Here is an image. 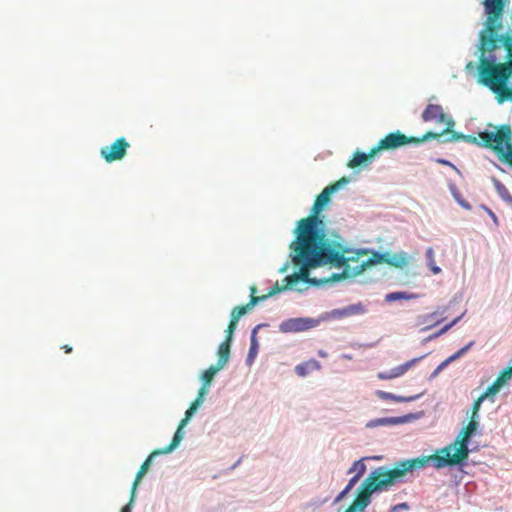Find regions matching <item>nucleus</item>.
Returning <instances> with one entry per match:
<instances>
[{"label": "nucleus", "mask_w": 512, "mask_h": 512, "mask_svg": "<svg viewBox=\"0 0 512 512\" xmlns=\"http://www.w3.org/2000/svg\"><path fill=\"white\" fill-rule=\"evenodd\" d=\"M295 255L293 262L299 265V271L285 278L286 284L282 291L293 287L299 281L311 284L335 282L347 275L351 248L341 238L319 239L311 235V231L298 234L290 245Z\"/></svg>", "instance_id": "1"}, {"label": "nucleus", "mask_w": 512, "mask_h": 512, "mask_svg": "<svg viewBox=\"0 0 512 512\" xmlns=\"http://www.w3.org/2000/svg\"><path fill=\"white\" fill-rule=\"evenodd\" d=\"M502 46L507 51L509 60L504 63L495 64L485 57L480 58L479 76L481 82L498 96V101H512V87L507 83L512 76V35L500 37Z\"/></svg>", "instance_id": "2"}, {"label": "nucleus", "mask_w": 512, "mask_h": 512, "mask_svg": "<svg viewBox=\"0 0 512 512\" xmlns=\"http://www.w3.org/2000/svg\"><path fill=\"white\" fill-rule=\"evenodd\" d=\"M479 426L478 420H470L460 431L455 441L444 448L437 450L433 455L411 459L417 469L424 468L430 462L437 469L455 466L468 458V443Z\"/></svg>", "instance_id": "3"}, {"label": "nucleus", "mask_w": 512, "mask_h": 512, "mask_svg": "<svg viewBox=\"0 0 512 512\" xmlns=\"http://www.w3.org/2000/svg\"><path fill=\"white\" fill-rule=\"evenodd\" d=\"M414 469L417 468L411 459L400 461L389 470H386L384 467L376 468L362 483L353 506L363 510L369 505L372 493L389 489Z\"/></svg>", "instance_id": "4"}, {"label": "nucleus", "mask_w": 512, "mask_h": 512, "mask_svg": "<svg viewBox=\"0 0 512 512\" xmlns=\"http://www.w3.org/2000/svg\"><path fill=\"white\" fill-rule=\"evenodd\" d=\"M349 181V178L342 177L338 181L325 187L316 197L311 209V214L298 222L296 233L303 235L304 231H311V235L315 238L328 239L325 231L320 227L323 221L319 218V214L330 202L331 195L338 191L343 185L349 183Z\"/></svg>", "instance_id": "5"}, {"label": "nucleus", "mask_w": 512, "mask_h": 512, "mask_svg": "<svg viewBox=\"0 0 512 512\" xmlns=\"http://www.w3.org/2000/svg\"><path fill=\"white\" fill-rule=\"evenodd\" d=\"M464 141L492 149L500 159L512 166V130L509 125H501L496 132H479L478 138L465 135Z\"/></svg>", "instance_id": "6"}, {"label": "nucleus", "mask_w": 512, "mask_h": 512, "mask_svg": "<svg viewBox=\"0 0 512 512\" xmlns=\"http://www.w3.org/2000/svg\"><path fill=\"white\" fill-rule=\"evenodd\" d=\"M439 137L440 134H436V132L432 131L426 132L422 137H409L400 131H396L389 133L382 138L375 148L377 152L382 150H393L408 144H420L431 139H438Z\"/></svg>", "instance_id": "7"}, {"label": "nucleus", "mask_w": 512, "mask_h": 512, "mask_svg": "<svg viewBox=\"0 0 512 512\" xmlns=\"http://www.w3.org/2000/svg\"><path fill=\"white\" fill-rule=\"evenodd\" d=\"M422 120L424 122L435 121L437 124H445L446 128L440 132V137L444 134H449L455 125L454 120L448 116L441 105L428 104L422 112Z\"/></svg>", "instance_id": "8"}, {"label": "nucleus", "mask_w": 512, "mask_h": 512, "mask_svg": "<svg viewBox=\"0 0 512 512\" xmlns=\"http://www.w3.org/2000/svg\"><path fill=\"white\" fill-rule=\"evenodd\" d=\"M354 251L351 249V253L348 254L353 260L349 261V266L347 267V271L349 273L347 275H343L344 277L356 276L361 274L367 266L375 265V264H386V259L388 257V252H373L371 257L367 261L359 262V258L354 256Z\"/></svg>", "instance_id": "9"}, {"label": "nucleus", "mask_w": 512, "mask_h": 512, "mask_svg": "<svg viewBox=\"0 0 512 512\" xmlns=\"http://www.w3.org/2000/svg\"><path fill=\"white\" fill-rule=\"evenodd\" d=\"M282 291V288H279L278 282H276L267 292V294L261 295V296H254L250 295V300L247 304L236 306L231 311V319L238 322L239 319L244 316L246 313H248L251 309L254 308L255 305H257L259 302L264 301L268 299L269 297H272Z\"/></svg>", "instance_id": "10"}, {"label": "nucleus", "mask_w": 512, "mask_h": 512, "mask_svg": "<svg viewBox=\"0 0 512 512\" xmlns=\"http://www.w3.org/2000/svg\"><path fill=\"white\" fill-rule=\"evenodd\" d=\"M130 144L124 137L116 139L111 145L104 146L100 150V155L107 163L122 160Z\"/></svg>", "instance_id": "11"}, {"label": "nucleus", "mask_w": 512, "mask_h": 512, "mask_svg": "<svg viewBox=\"0 0 512 512\" xmlns=\"http://www.w3.org/2000/svg\"><path fill=\"white\" fill-rule=\"evenodd\" d=\"M199 402L193 401L190 405V407L185 412V417L180 421L178 428L176 432L174 433V436L168 446L165 447V452H172L181 442L183 439L184 433L183 428L187 425L190 418L193 416V414L196 412V410L199 408Z\"/></svg>", "instance_id": "12"}, {"label": "nucleus", "mask_w": 512, "mask_h": 512, "mask_svg": "<svg viewBox=\"0 0 512 512\" xmlns=\"http://www.w3.org/2000/svg\"><path fill=\"white\" fill-rule=\"evenodd\" d=\"M501 28V23H489L486 24V31L481 34L480 49L482 52H492L497 48V29Z\"/></svg>", "instance_id": "13"}, {"label": "nucleus", "mask_w": 512, "mask_h": 512, "mask_svg": "<svg viewBox=\"0 0 512 512\" xmlns=\"http://www.w3.org/2000/svg\"><path fill=\"white\" fill-rule=\"evenodd\" d=\"M367 458H362L360 460H357L353 463L351 468L348 470V473H355V475L349 480L346 487L343 489V491L337 496L336 500H341L360 480V478L365 474L366 472V465L364 464V460Z\"/></svg>", "instance_id": "14"}, {"label": "nucleus", "mask_w": 512, "mask_h": 512, "mask_svg": "<svg viewBox=\"0 0 512 512\" xmlns=\"http://www.w3.org/2000/svg\"><path fill=\"white\" fill-rule=\"evenodd\" d=\"M425 356H420L417 358H413L404 364H401L397 367H394L393 369L385 372H379L377 374V377L380 380H391L397 377H400L404 375L408 370H410L412 367H414L419 361H421Z\"/></svg>", "instance_id": "15"}, {"label": "nucleus", "mask_w": 512, "mask_h": 512, "mask_svg": "<svg viewBox=\"0 0 512 512\" xmlns=\"http://www.w3.org/2000/svg\"><path fill=\"white\" fill-rule=\"evenodd\" d=\"M484 7L487 14V22L500 23L504 9V0H485Z\"/></svg>", "instance_id": "16"}, {"label": "nucleus", "mask_w": 512, "mask_h": 512, "mask_svg": "<svg viewBox=\"0 0 512 512\" xmlns=\"http://www.w3.org/2000/svg\"><path fill=\"white\" fill-rule=\"evenodd\" d=\"M365 308L361 303L349 305L340 309H333L328 313L330 319H343L354 315L363 314Z\"/></svg>", "instance_id": "17"}, {"label": "nucleus", "mask_w": 512, "mask_h": 512, "mask_svg": "<svg viewBox=\"0 0 512 512\" xmlns=\"http://www.w3.org/2000/svg\"><path fill=\"white\" fill-rule=\"evenodd\" d=\"M167 452H165V448L163 449H158V450H155L153 451L148 457L147 459L142 463V465L140 466L137 474H136V477H135V480H134V483H133V486H132V490H131V501L134 500V497H135V491L137 489V486L139 484V482L141 481V479L143 478V476L148 472L149 470V467L151 465V462H152V458L156 455H159V454H166Z\"/></svg>", "instance_id": "18"}, {"label": "nucleus", "mask_w": 512, "mask_h": 512, "mask_svg": "<svg viewBox=\"0 0 512 512\" xmlns=\"http://www.w3.org/2000/svg\"><path fill=\"white\" fill-rule=\"evenodd\" d=\"M378 152L376 151V148L373 147L369 153H363V152H360V151H356L354 154H353V157L349 160L348 162V167L349 168H356V167H359L361 165H364L366 164L368 161H370Z\"/></svg>", "instance_id": "19"}, {"label": "nucleus", "mask_w": 512, "mask_h": 512, "mask_svg": "<svg viewBox=\"0 0 512 512\" xmlns=\"http://www.w3.org/2000/svg\"><path fill=\"white\" fill-rule=\"evenodd\" d=\"M409 263V256L406 252L401 251L399 253L388 252L386 264L395 268H403Z\"/></svg>", "instance_id": "20"}, {"label": "nucleus", "mask_w": 512, "mask_h": 512, "mask_svg": "<svg viewBox=\"0 0 512 512\" xmlns=\"http://www.w3.org/2000/svg\"><path fill=\"white\" fill-rule=\"evenodd\" d=\"M320 368H321V364L317 360L310 359L306 362L298 364L295 367V372L298 376L305 377L310 372L315 371V370H320Z\"/></svg>", "instance_id": "21"}, {"label": "nucleus", "mask_w": 512, "mask_h": 512, "mask_svg": "<svg viewBox=\"0 0 512 512\" xmlns=\"http://www.w3.org/2000/svg\"><path fill=\"white\" fill-rule=\"evenodd\" d=\"M230 346L231 342L224 340L218 348V360L217 366L218 368H224L229 361L230 358Z\"/></svg>", "instance_id": "22"}, {"label": "nucleus", "mask_w": 512, "mask_h": 512, "mask_svg": "<svg viewBox=\"0 0 512 512\" xmlns=\"http://www.w3.org/2000/svg\"><path fill=\"white\" fill-rule=\"evenodd\" d=\"M305 329L302 319H290L280 325L282 332H298Z\"/></svg>", "instance_id": "23"}, {"label": "nucleus", "mask_w": 512, "mask_h": 512, "mask_svg": "<svg viewBox=\"0 0 512 512\" xmlns=\"http://www.w3.org/2000/svg\"><path fill=\"white\" fill-rule=\"evenodd\" d=\"M493 184L498 195L507 203L512 204V196L506 186L498 179H493Z\"/></svg>", "instance_id": "24"}, {"label": "nucleus", "mask_w": 512, "mask_h": 512, "mask_svg": "<svg viewBox=\"0 0 512 512\" xmlns=\"http://www.w3.org/2000/svg\"><path fill=\"white\" fill-rule=\"evenodd\" d=\"M417 298L416 294L399 291V292H392L385 296V300L387 302H393L396 300H411Z\"/></svg>", "instance_id": "25"}, {"label": "nucleus", "mask_w": 512, "mask_h": 512, "mask_svg": "<svg viewBox=\"0 0 512 512\" xmlns=\"http://www.w3.org/2000/svg\"><path fill=\"white\" fill-rule=\"evenodd\" d=\"M473 345V342H470L468 345H466L465 347L461 348L460 350H458L456 353H454L453 355H451L448 359H446L445 361H443L438 367L437 369L435 370L434 372V375H436L441 369H443L448 363L460 358L465 352H467L470 347Z\"/></svg>", "instance_id": "26"}, {"label": "nucleus", "mask_w": 512, "mask_h": 512, "mask_svg": "<svg viewBox=\"0 0 512 512\" xmlns=\"http://www.w3.org/2000/svg\"><path fill=\"white\" fill-rule=\"evenodd\" d=\"M222 368H218L217 365H212L208 369L204 370L201 379L203 381V385L210 386L211 382L213 381L215 375L220 371Z\"/></svg>", "instance_id": "27"}, {"label": "nucleus", "mask_w": 512, "mask_h": 512, "mask_svg": "<svg viewBox=\"0 0 512 512\" xmlns=\"http://www.w3.org/2000/svg\"><path fill=\"white\" fill-rule=\"evenodd\" d=\"M426 258L428 262V266L433 274H439L441 272L440 267L436 265L435 259H434V251L432 248H428L426 251Z\"/></svg>", "instance_id": "28"}, {"label": "nucleus", "mask_w": 512, "mask_h": 512, "mask_svg": "<svg viewBox=\"0 0 512 512\" xmlns=\"http://www.w3.org/2000/svg\"><path fill=\"white\" fill-rule=\"evenodd\" d=\"M503 385L496 379L484 393L481 394L483 398H488L489 396H493L499 392Z\"/></svg>", "instance_id": "29"}, {"label": "nucleus", "mask_w": 512, "mask_h": 512, "mask_svg": "<svg viewBox=\"0 0 512 512\" xmlns=\"http://www.w3.org/2000/svg\"><path fill=\"white\" fill-rule=\"evenodd\" d=\"M399 421L396 418H380L376 420H372L367 424L368 427H376L378 425H390V424H396Z\"/></svg>", "instance_id": "30"}, {"label": "nucleus", "mask_w": 512, "mask_h": 512, "mask_svg": "<svg viewBox=\"0 0 512 512\" xmlns=\"http://www.w3.org/2000/svg\"><path fill=\"white\" fill-rule=\"evenodd\" d=\"M484 400H485V398H483L481 395L475 400V402L473 403V406H472L470 420H478V413H479L481 404L483 403Z\"/></svg>", "instance_id": "31"}, {"label": "nucleus", "mask_w": 512, "mask_h": 512, "mask_svg": "<svg viewBox=\"0 0 512 512\" xmlns=\"http://www.w3.org/2000/svg\"><path fill=\"white\" fill-rule=\"evenodd\" d=\"M512 377V365L510 367L505 368L499 376L496 378L502 385L506 384V382Z\"/></svg>", "instance_id": "32"}, {"label": "nucleus", "mask_w": 512, "mask_h": 512, "mask_svg": "<svg viewBox=\"0 0 512 512\" xmlns=\"http://www.w3.org/2000/svg\"><path fill=\"white\" fill-rule=\"evenodd\" d=\"M237 323L238 322L234 321L233 319H230V322L226 330V341L232 342L233 334L236 330Z\"/></svg>", "instance_id": "33"}, {"label": "nucleus", "mask_w": 512, "mask_h": 512, "mask_svg": "<svg viewBox=\"0 0 512 512\" xmlns=\"http://www.w3.org/2000/svg\"><path fill=\"white\" fill-rule=\"evenodd\" d=\"M259 328V326H256L253 331H252V336H251V347H250V351H249V357H252L253 355H255L257 353V341H256V331L257 329Z\"/></svg>", "instance_id": "34"}, {"label": "nucleus", "mask_w": 512, "mask_h": 512, "mask_svg": "<svg viewBox=\"0 0 512 512\" xmlns=\"http://www.w3.org/2000/svg\"><path fill=\"white\" fill-rule=\"evenodd\" d=\"M208 387L209 386L202 385L201 388L198 391V395H197V397H196V399L194 401H198L199 402V406H201V404L204 401V398H205L206 394L208 393Z\"/></svg>", "instance_id": "35"}, {"label": "nucleus", "mask_w": 512, "mask_h": 512, "mask_svg": "<svg viewBox=\"0 0 512 512\" xmlns=\"http://www.w3.org/2000/svg\"><path fill=\"white\" fill-rule=\"evenodd\" d=\"M454 198L464 209L471 210V205L466 200H464L459 193H454Z\"/></svg>", "instance_id": "36"}, {"label": "nucleus", "mask_w": 512, "mask_h": 512, "mask_svg": "<svg viewBox=\"0 0 512 512\" xmlns=\"http://www.w3.org/2000/svg\"><path fill=\"white\" fill-rule=\"evenodd\" d=\"M417 397L418 396L404 397V396L394 395L393 401L394 402H411V401H414L415 399H417Z\"/></svg>", "instance_id": "37"}, {"label": "nucleus", "mask_w": 512, "mask_h": 512, "mask_svg": "<svg viewBox=\"0 0 512 512\" xmlns=\"http://www.w3.org/2000/svg\"><path fill=\"white\" fill-rule=\"evenodd\" d=\"M409 506L407 503H400L391 508L389 512H400V510H408Z\"/></svg>", "instance_id": "38"}, {"label": "nucleus", "mask_w": 512, "mask_h": 512, "mask_svg": "<svg viewBox=\"0 0 512 512\" xmlns=\"http://www.w3.org/2000/svg\"><path fill=\"white\" fill-rule=\"evenodd\" d=\"M378 396L384 400H391V401H393V398H394V394L389 393V392H384V391H379Z\"/></svg>", "instance_id": "39"}, {"label": "nucleus", "mask_w": 512, "mask_h": 512, "mask_svg": "<svg viewBox=\"0 0 512 512\" xmlns=\"http://www.w3.org/2000/svg\"><path fill=\"white\" fill-rule=\"evenodd\" d=\"M450 133H452L451 140H453V141L464 140V138H465V135L462 133H456L453 131H451Z\"/></svg>", "instance_id": "40"}, {"label": "nucleus", "mask_w": 512, "mask_h": 512, "mask_svg": "<svg viewBox=\"0 0 512 512\" xmlns=\"http://www.w3.org/2000/svg\"><path fill=\"white\" fill-rule=\"evenodd\" d=\"M458 321V319H455L453 320L450 324L446 325L445 327H443L439 333L436 334V336L442 334V333H445L446 331H448V329H450L456 322Z\"/></svg>", "instance_id": "41"}, {"label": "nucleus", "mask_w": 512, "mask_h": 512, "mask_svg": "<svg viewBox=\"0 0 512 512\" xmlns=\"http://www.w3.org/2000/svg\"><path fill=\"white\" fill-rule=\"evenodd\" d=\"M133 501L130 500V502L128 504H126L122 509H121V512H131V503Z\"/></svg>", "instance_id": "42"}, {"label": "nucleus", "mask_w": 512, "mask_h": 512, "mask_svg": "<svg viewBox=\"0 0 512 512\" xmlns=\"http://www.w3.org/2000/svg\"><path fill=\"white\" fill-rule=\"evenodd\" d=\"M62 349H64L65 353H71L72 352V347L69 346V345H64L62 347Z\"/></svg>", "instance_id": "43"}, {"label": "nucleus", "mask_w": 512, "mask_h": 512, "mask_svg": "<svg viewBox=\"0 0 512 512\" xmlns=\"http://www.w3.org/2000/svg\"><path fill=\"white\" fill-rule=\"evenodd\" d=\"M256 291H257V289H256V287H255V286H251V287H250V293H251V295L256 296V295H255V294H256Z\"/></svg>", "instance_id": "44"}, {"label": "nucleus", "mask_w": 512, "mask_h": 512, "mask_svg": "<svg viewBox=\"0 0 512 512\" xmlns=\"http://www.w3.org/2000/svg\"><path fill=\"white\" fill-rule=\"evenodd\" d=\"M318 355H319L320 357H326V356H327V353H326V352H324V351H321V350H320V351L318 352Z\"/></svg>", "instance_id": "45"}, {"label": "nucleus", "mask_w": 512, "mask_h": 512, "mask_svg": "<svg viewBox=\"0 0 512 512\" xmlns=\"http://www.w3.org/2000/svg\"><path fill=\"white\" fill-rule=\"evenodd\" d=\"M438 162H439V163H441V164H447V165H448V164H450V163H449L448 161H446V160H438Z\"/></svg>", "instance_id": "46"}, {"label": "nucleus", "mask_w": 512, "mask_h": 512, "mask_svg": "<svg viewBox=\"0 0 512 512\" xmlns=\"http://www.w3.org/2000/svg\"><path fill=\"white\" fill-rule=\"evenodd\" d=\"M345 512H355L353 506L349 507Z\"/></svg>", "instance_id": "47"}]
</instances>
